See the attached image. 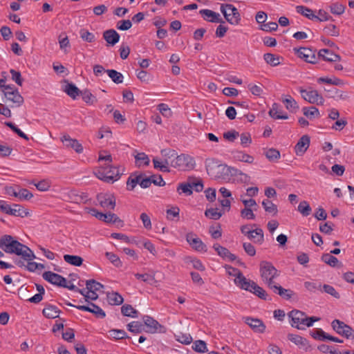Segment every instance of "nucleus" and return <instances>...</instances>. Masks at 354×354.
Returning <instances> with one entry per match:
<instances>
[{
  "instance_id": "7c9ffc66",
  "label": "nucleus",
  "mask_w": 354,
  "mask_h": 354,
  "mask_svg": "<svg viewBox=\"0 0 354 354\" xmlns=\"http://www.w3.org/2000/svg\"><path fill=\"white\" fill-rule=\"evenodd\" d=\"M106 298L110 305H120L123 303L124 299L122 296L117 292L112 291L107 292Z\"/></svg>"
},
{
  "instance_id": "2eb2a0df",
  "label": "nucleus",
  "mask_w": 354,
  "mask_h": 354,
  "mask_svg": "<svg viewBox=\"0 0 354 354\" xmlns=\"http://www.w3.org/2000/svg\"><path fill=\"white\" fill-rule=\"evenodd\" d=\"M42 277L44 279L53 285L59 287H63L65 286L64 283H65L66 278L57 273L53 272L51 271H46L43 273Z\"/></svg>"
},
{
  "instance_id": "ddd939ff",
  "label": "nucleus",
  "mask_w": 354,
  "mask_h": 354,
  "mask_svg": "<svg viewBox=\"0 0 354 354\" xmlns=\"http://www.w3.org/2000/svg\"><path fill=\"white\" fill-rule=\"evenodd\" d=\"M143 322L145 325L147 327V332L150 333H155L158 331L165 332V327L160 324L158 321L153 317L145 315L143 317Z\"/></svg>"
},
{
  "instance_id": "de8ad7c7",
  "label": "nucleus",
  "mask_w": 354,
  "mask_h": 354,
  "mask_svg": "<svg viewBox=\"0 0 354 354\" xmlns=\"http://www.w3.org/2000/svg\"><path fill=\"white\" fill-rule=\"evenodd\" d=\"M109 336L115 339L129 338L124 330L111 329L109 331Z\"/></svg>"
},
{
  "instance_id": "6ab92c4d",
  "label": "nucleus",
  "mask_w": 354,
  "mask_h": 354,
  "mask_svg": "<svg viewBox=\"0 0 354 354\" xmlns=\"http://www.w3.org/2000/svg\"><path fill=\"white\" fill-rule=\"evenodd\" d=\"M199 13L202 15L203 19L205 21L212 22V23H224V21L218 13L214 12L211 10L203 9L201 10Z\"/></svg>"
},
{
  "instance_id": "9b49d317",
  "label": "nucleus",
  "mask_w": 354,
  "mask_h": 354,
  "mask_svg": "<svg viewBox=\"0 0 354 354\" xmlns=\"http://www.w3.org/2000/svg\"><path fill=\"white\" fill-rule=\"evenodd\" d=\"M186 240L194 250L198 252H207L206 245L193 232H189L186 234Z\"/></svg>"
},
{
  "instance_id": "ea45409f",
  "label": "nucleus",
  "mask_w": 354,
  "mask_h": 354,
  "mask_svg": "<svg viewBox=\"0 0 354 354\" xmlns=\"http://www.w3.org/2000/svg\"><path fill=\"white\" fill-rule=\"evenodd\" d=\"M306 18L311 20L324 21L329 20L330 16L325 10H319L318 11V15H315L313 13H311L310 15H306Z\"/></svg>"
},
{
  "instance_id": "680f3d73",
  "label": "nucleus",
  "mask_w": 354,
  "mask_h": 354,
  "mask_svg": "<svg viewBox=\"0 0 354 354\" xmlns=\"http://www.w3.org/2000/svg\"><path fill=\"white\" fill-rule=\"evenodd\" d=\"M193 349L198 353H205L207 351L206 343L203 340H196L192 346Z\"/></svg>"
},
{
  "instance_id": "aec40b11",
  "label": "nucleus",
  "mask_w": 354,
  "mask_h": 354,
  "mask_svg": "<svg viewBox=\"0 0 354 354\" xmlns=\"http://www.w3.org/2000/svg\"><path fill=\"white\" fill-rule=\"evenodd\" d=\"M227 272L230 275L235 277L234 283L241 288L248 279L243 274L242 272L237 268L232 266H228L227 268Z\"/></svg>"
},
{
  "instance_id": "f257e3e1",
  "label": "nucleus",
  "mask_w": 354,
  "mask_h": 354,
  "mask_svg": "<svg viewBox=\"0 0 354 354\" xmlns=\"http://www.w3.org/2000/svg\"><path fill=\"white\" fill-rule=\"evenodd\" d=\"M291 319V326L299 330H304L306 327H310L313 323L320 319L317 317H308L306 314L301 310L294 309L288 313Z\"/></svg>"
},
{
  "instance_id": "6e6552de",
  "label": "nucleus",
  "mask_w": 354,
  "mask_h": 354,
  "mask_svg": "<svg viewBox=\"0 0 354 354\" xmlns=\"http://www.w3.org/2000/svg\"><path fill=\"white\" fill-rule=\"evenodd\" d=\"M241 288L253 293L261 299H267L268 294L266 290L250 279H247L245 284H243Z\"/></svg>"
},
{
  "instance_id": "4c0bfd02",
  "label": "nucleus",
  "mask_w": 354,
  "mask_h": 354,
  "mask_svg": "<svg viewBox=\"0 0 354 354\" xmlns=\"http://www.w3.org/2000/svg\"><path fill=\"white\" fill-rule=\"evenodd\" d=\"M106 73L114 83L118 84L123 82L124 77L122 74L117 71L114 69H108Z\"/></svg>"
},
{
  "instance_id": "c03bdc74",
  "label": "nucleus",
  "mask_w": 354,
  "mask_h": 354,
  "mask_svg": "<svg viewBox=\"0 0 354 354\" xmlns=\"http://www.w3.org/2000/svg\"><path fill=\"white\" fill-rule=\"evenodd\" d=\"M321 259L325 263L329 265L331 267H335L338 266L339 263L338 259L335 257L331 255L330 253L323 254Z\"/></svg>"
},
{
  "instance_id": "338daca9",
  "label": "nucleus",
  "mask_w": 354,
  "mask_h": 354,
  "mask_svg": "<svg viewBox=\"0 0 354 354\" xmlns=\"http://www.w3.org/2000/svg\"><path fill=\"white\" fill-rule=\"evenodd\" d=\"M304 287L310 292H315L317 290H321L322 285L319 282L306 281Z\"/></svg>"
},
{
  "instance_id": "58836bf2",
  "label": "nucleus",
  "mask_w": 354,
  "mask_h": 354,
  "mask_svg": "<svg viewBox=\"0 0 354 354\" xmlns=\"http://www.w3.org/2000/svg\"><path fill=\"white\" fill-rule=\"evenodd\" d=\"M121 313L124 316L136 318L138 312L130 304H124L121 308Z\"/></svg>"
},
{
  "instance_id": "8fccbe9b",
  "label": "nucleus",
  "mask_w": 354,
  "mask_h": 354,
  "mask_svg": "<svg viewBox=\"0 0 354 354\" xmlns=\"http://www.w3.org/2000/svg\"><path fill=\"white\" fill-rule=\"evenodd\" d=\"M107 176L113 177L112 183L120 178L122 175V172L118 167L109 166V169L106 170Z\"/></svg>"
},
{
  "instance_id": "13d9d810",
  "label": "nucleus",
  "mask_w": 354,
  "mask_h": 354,
  "mask_svg": "<svg viewBox=\"0 0 354 354\" xmlns=\"http://www.w3.org/2000/svg\"><path fill=\"white\" fill-rule=\"evenodd\" d=\"M310 335L314 339L322 341L327 339L326 337H328V334L326 333L321 328L313 330L310 332Z\"/></svg>"
},
{
  "instance_id": "052dcab7",
  "label": "nucleus",
  "mask_w": 354,
  "mask_h": 354,
  "mask_svg": "<svg viewBox=\"0 0 354 354\" xmlns=\"http://www.w3.org/2000/svg\"><path fill=\"white\" fill-rule=\"evenodd\" d=\"M317 82L319 83H326L328 84H332V85H335V86L343 84V81L337 77H335L334 79H331L329 77H319L317 80Z\"/></svg>"
},
{
  "instance_id": "a19ab883",
  "label": "nucleus",
  "mask_w": 354,
  "mask_h": 354,
  "mask_svg": "<svg viewBox=\"0 0 354 354\" xmlns=\"http://www.w3.org/2000/svg\"><path fill=\"white\" fill-rule=\"evenodd\" d=\"M263 58L266 62L272 66H277L280 64V57L272 53L264 54Z\"/></svg>"
},
{
  "instance_id": "f03ea898",
  "label": "nucleus",
  "mask_w": 354,
  "mask_h": 354,
  "mask_svg": "<svg viewBox=\"0 0 354 354\" xmlns=\"http://www.w3.org/2000/svg\"><path fill=\"white\" fill-rule=\"evenodd\" d=\"M260 273L262 280L271 288L274 284L273 279L279 275L278 270L268 261L260 263Z\"/></svg>"
},
{
  "instance_id": "4468645a",
  "label": "nucleus",
  "mask_w": 354,
  "mask_h": 354,
  "mask_svg": "<svg viewBox=\"0 0 354 354\" xmlns=\"http://www.w3.org/2000/svg\"><path fill=\"white\" fill-rule=\"evenodd\" d=\"M91 212L92 215L95 216L99 220L106 223H118L122 222L120 218L115 214L111 212L104 214L97 212L95 209H92Z\"/></svg>"
},
{
  "instance_id": "c756f323",
  "label": "nucleus",
  "mask_w": 354,
  "mask_h": 354,
  "mask_svg": "<svg viewBox=\"0 0 354 354\" xmlns=\"http://www.w3.org/2000/svg\"><path fill=\"white\" fill-rule=\"evenodd\" d=\"M161 155L164 158V161L166 165L171 166V162L173 159L176 158L177 153L175 150L171 149H165L160 151Z\"/></svg>"
},
{
  "instance_id": "c9c22d12",
  "label": "nucleus",
  "mask_w": 354,
  "mask_h": 354,
  "mask_svg": "<svg viewBox=\"0 0 354 354\" xmlns=\"http://www.w3.org/2000/svg\"><path fill=\"white\" fill-rule=\"evenodd\" d=\"M302 111L304 115L310 120L320 117L319 109L315 106L304 107Z\"/></svg>"
},
{
  "instance_id": "2f4dec72",
  "label": "nucleus",
  "mask_w": 354,
  "mask_h": 354,
  "mask_svg": "<svg viewBox=\"0 0 354 354\" xmlns=\"http://www.w3.org/2000/svg\"><path fill=\"white\" fill-rule=\"evenodd\" d=\"M27 181L29 184L34 185L37 189L40 192H46L49 190L51 187V181L48 179H43L39 182H36L35 180L32 181Z\"/></svg>"
},
{
  "instance_id": "e433bc0d",
  "label": "nucleus",
  "mask_w": 354,
  "mask_h": 354,
  "mask_svg": "<svg viewBox=\"0 0 354 354\" xmlns=\"http://www.w3.org/2000/svg\"><path fill=\"white\" fill-rule=\"evenodd\" d=\"M64 259L66 263L75 266H80L83 263V259L77 255L64 254Z\"/></svg>"
},
{
  "instance_id": "a878e982",
  "label": "nucleus",
  "mask_w": 354,
  "mask_h": 354,
  "mask_svg": "<svg viewBox=\"0 0 354 354\" xmlns=\"http://www.w3.org/2000/svg\"><path fill=\"white\" fill-rule=\"evenodd\" d=\"M270 289H272L274 293L279 295L283 299L286 300L290 299L295 294L292 290L290 289H285L279 285H274Z\"/></svg>"
},
{
  "instance_id": "9d476101",
  "label": "nucleus",
  "mask_w": 354,
  "mask_h": 354,
  "mask_svg": "<svg viewBox=\"0 0 354 354\" xmlns=\"http://www.w3.org/2000/svg\"><path fill=\"white\" fill-rule=\"evenodd\" d=\"M294 50L296 52L297 56L301 59H303L305 62L315 64L319 59L318 55L315 54V51L308 48H295Z\"/></svg>"
},
{
  "instance_id": "b1692460",
  "label": "nucleus",
  "mask_w": 354,
  "mask_h": 354,
  "mask_svg": "<svg viewBox=\"0 0 354 354\" xmlns=\"http://www.w3.org/2000/svg\"><path fill=\"white\" fill-rule=\"evenodd\" d=\"M319 58L322 57L324 60L331 62H336L341 60V57L328 49H321L318 53Z\"/></svg>"
},
{
  "instance_id": "f8f14e48",
  "label": "nucleus",
  "mask_w": 354,
  "mask_h": 354,
  "mask_svg": "<svg viewBox=\"0 0 354 354\" xmlns=\"http://www.w3.org/2000/svg\"><path fill=\"white\" fill-rule=\"evenodd\" d=\"M244 322L254 333H263L266 331V326L261 319L246 317H244Z\"/></svg>"
},
{
  "instance_id": "393cba45",
  "label": "nucleus",
  "mask_w": 354,
  "mask_h": 354,
  "mask_svg": "<svg viewBox=\"0 0 354 354\" xmlns=\"http://www.w3.org/2000/svg\"><path fill=\"white\" fill-rule=\"evenodd\" d=\"M248 238L253 241L254 243L261 244L264 241L263 231L261 228L251 230L250 234L247 235Z\"/></svg>"
},
{
  "instance_id": "5701e85b",
  "label": "nucleus",
  "mask_w": 354,
  "mask_h": 354,
  "mask_svg": "<svg viewBox=\"0 0 354 354\" xmlns=\"http://www.w3.org/2000/svg\"><path fill=\"white\" fill-rule=\"evenodd\" d=\"M103 38L108 45L114 46L120 40V35L114 29H109L103 32Z\"/></svg>"
},
{
  "instance_id": "f3484780",
  "label": "nucleus",
  "mask_w": 354,
  "mask_h": 354,
  "mask_svg": "<svg viewBox=\"0 0 354 354\" xmlns=\"http://www.w3.org/2000/svg\"><path fill=\"white\" fill-rule=\"evenodd\" d=\"M97 200L101 207L104 208L113 209L115 206V200L114 197L110 194L100 193L97 195Z\"/></svg>"
},
{
  "instance_id": "6e6d98bb",
  "label": "nucleus",
  "mask_w": 354,
  "mask_h": 354,
  "mask_svg": "<svg viewBox=\"0 0 354 354\" xmlns=\"http://www.w3.org/2000/svg\"><path fill=\"white\" fill-rule=\"evenodd\" d=\"M177 192L181 194L182 193L185 194L187 196L192 194V187L191 183H181L177 187Z\"/></svg>"
},
{
  "instance_id": "7ed1b4c3",
  "label": "nucleus",
  "mask_w": 354,
  "mask_h": 354,
  "mask_svg": "<svg viewBox=\"0 0 354 354\" xmlns=\"http://www.w3.org/2000/svg\"><path fill=\"white\" fill-rule=\"evenodd\" d=\"M195 165L194 158L185 153L176 155V158L173 159L171 162V167L181 171L192 170L194 168Z\"/></svg>"
},
{
  "instance_id": "09e8293b",
  "label": "nucleus",
  "mask_w": 354,
  "mask_h": 354,
  "mask_svg": "<svg viewBox=\"0 0 354 354\" xmlns=\"http://www.w3.org/2000/svg\"><path fill=\"white\" fill-rule=\"evenodd\" d=\"M205 215L209 218L218 220L222 216L223 213L218 212V208H209L205 210Z\"/></svg>"
},
{
  "instance_id": "473e14b6",
  "label": "nucleus",
  "mask_w": 354,
  "mask_h": 354,
  "mask_svg": "<svg viewBox=\"0 0 354 354\" xmlns=\"http://www.w3.org/2000/svg\"><path fill=\"white\" fill-rule=\"evenodd\" d=\"M142 177V174H132L127 180V187L128 190H133Z\"/></svg>"
},
{
  "instance_id": "69168bd1",
  "label": "nucleus",
  "mask_w": 354,
  "mask_h": 354,
  "mask_svg": "<svg viewBox=\"0 0 354 354\" xmlns=\"http://www.w3.org/2000/svg\"><path fill=\"white\" fill-rule=\"evenodd\" d=\"M107 259L115 266V267H121L122 262L120 258L115 254L112 252H106L105 254Z\"/></svg>"
},
{
  "instance_id": "49530a36",
  "label": "nucleus",
  "mask_w": 354,
  "mask_h": 354,
  "mask_svg": "<svg viewBox=\"0 0 354 354\" xmlns=\"http://www.w3.org/2000/svg\"><path fill=\"white\" fill-rule=\"evenodd\" d=\"M86 289L88 292L98 291L101 288H104V286L100 282L96 281L94 279L87 280L86 281Z\"/></svg>"
},
{
  "instance_id": "79ce46f5",
  "label": "nucleus",
  "mask_w": 354,
  "mask_h": 354,
  "mask_svg": "<svg viewBox=\"0 0 354 354\" xmlns=\"http://www.w3.org/2000/svg\"><path fill=\"white\" fill-rule=\"evenodd\" d=\"M6 194L9 196H12L15 197H18L19 198H22L21 191L22 189L19 185H13V186H7L5 188Z\"/></svg>"
},
{
  "instance_id": "a211bd4d",
  "label": "nucleus",
  "mask_w": 354,
  "mask_h": 354,
  "mask_svg": "<svg viewBox=\"0 0 354 354\" xmlns=\"http://www.w3.org/2000/svg\"><path fill=\"white\" fill-rule=\"evenodd\" d=\"M63 144L69 148L73 149L77 153H80L83 151L82 145L77 140L71 138L68 135H64L61 138Z\"/></svg>"
},
{
  "instance_id": "3c124183",
  "label": "nucleus",
  "mask_w": 354,
  "mask_h": 354,
  "mask_svg": "<svg viewBox=\"0 0 354 354\" xmlns=\"http://www.w3.org/2000/svg\"><path fill=\"white\" fill-rule=\"evenodd\" d=\"M128 330L133 333H140L143 330V325L139 322H131L127 325Z\"/></svg>"
},
{
  "instance_id": "bf43d9fd",
  "label": "nucleus",
  "mask_w": 354,
  "mask_h": 354,
  "mask_svg": "<svg viewBox=\"0 0 354 354\" xmlns=\"http://www.w3.org/2000/svg\"><path fill=\"white\" fill-rule=\"evenodd\" d=\"M265 155L270 161H275L280 158L279 151L274 148H270L267 150Z\"/></svg>"
},
{
  "instance_id": "a18cd8bd",
  "label": "nucleus",
  "mask_w": 354,
  "mask_h": 354,
  "mask_svg": "<svg viewBox=\"0 0 354 354\" xmlns=\"http://www.w3.org/2000/svg\"><path fill=\"white\" fill-rule=\"evenodd\" d=\"M262 205L263 206L266 212L272 214L273 215H276L277 214V207L271 201L268 199L264 200L262 202Z\"/></svg>"
},
{
  "instance_id": "20e7f679",
  "label": "nucleus",
  "mask_w": 354,
  "mask_h": 354,
  "mask_svg": "<svg viewBox=\"0 0 354 354\" xmlns=\"http://www.w3.org/2000/svg\"><path fill=\"white\" fill-rule=\"evenodd\" d=\"M1 249L6 253L22 254V244L13 239L10 235L1 236Z\"/></svg>"
},
{
  "instance_id": "423d86ee",
  "label": "nucleus",
  "mask_w": 354,
  "mask_h": 354,
  "mask_svg": "<svg viewBox=\"0 0 354 354\" xmlns=\"http://www.w3.org/2000/svg\"><path fill=\"white\" fill-rule=\"evenodd\" d=\"M298 91L300 93L301 97L310 104H316L319 105L323 104L324 102V99L322 95L312 87H308L306 89L303 87H299Z\"/></svg>"
},
{
  "instance_id": "bb28decb",
  "label": "nucleus",
  "mask_w": 354,
  "mask_h": 354,
  "mask_svg": "<svg viewBox=\"0 0 354 354\" xmlns=\"http://www.w3.org/2000/svg\"><path fill=\"white\" fill-rule=\"evenodd\" d=\"M42 313L44 317L48 319H55L59 317L60 310L55 306L47 304L43 309Z\"/></svg>"
},
{
  "instance_id": "dca6fc26",
  "label": "nucleus",
  "mask_w": 354,
  "mask_h": 354,
  "mask_svg": "<svg viewBox=\"0 0 354 354\" xmlns=\"http://www.w3.org/2000/svg\"><path fill=\"white\" fill-rule=\"evenodd\" d=\"M2 88L4 95L8 100L15 103L20 102L21 96L15 86L3 84Z\"/></svg>"
},
{
  "instance_id": "5fc2aeb1",
  "label": "nucleus",
  "mask_w": 354,
  "mask_h": 354,
  "mask_svg": "<svg viewBox=\"0 0 354 354\" xmlns=\"http://www.w3.org/2000/svg\"><path fill=\"white\" fill-rule=\"evenodd\" d=\"M311 207H310L308 203L306 201H303L300 202L298 206V211L304 216H307L310 215L311 212Z\"/></svg>"
},
{
  "instance_id": "0eeeda50",
  "label": "nucleus",
  "mask_w": 354,
  "mask_h": 354,
  "mask_svg": "<svg viewBox=\"0 0 354 354\" xmlns=\"http://www.w3.org/2000/svg\"><path fill=\"white\" fill-rule=\"evenodd\" d=\"M331 326L333 329L339 335L347 339L350 337L354 338V330L344 322L339 319H334L331 323Z\"/></svg>"
},
{
  "instance_id": "37998d69",
  "label": "nucleus",
  "mask_w": 354,
  "mask_h": 354,
  "mask_svg": "<svg viewBox=\"0 0 354 354\" xmlns=\"http://www.w3.org/2000/svg\"><path fill=\"white\" fill-rule=\"evenodd\" d=\"M234 158L239 161L248 163H252L254 161V158L252 156L245 153L241 151L234 152Z\"/></svg>"
},
{
  "instance_id": "0e129e2a",
  "label": "nucleus",
  "mask_w": 354,
  "mask_h": 354,
  "mask_svg": "<svg viewBox=\"0 0 354 354\" xmlns=\"http://www.w3.org/2000/svg\"><path fill=\"white\" fill-rule=\"evenodd\" d=\"M80 37L87 42H93L95 40V36L86 29H81L80 31Z\"/></svg>"
},
{
  "instance_id": "39448f33",
  "label": "nucleus",
  "mask_w": 354,
  "mask_h": 354,
  "mask_svg": "<svg viewBox=\"0 0 354 354\" xmlns=\"http://www.w3.org/2000/svg\"><path fill=\"white\" fill-rule=\"evenodd\" d=\"M221 12L226 21L232 25H238L241 21V15L237 8L232 4H221Z\"/></svg>"
},
{
  "instance_id": "cd10ccee",
  "label": "nucleus",
  "mask_w": 354,
  "mask_h": 354,
  "mask_svg": "<svg viewBox=\"0 0 354 354\" xmlns=\"http://www.w3.org/2000/svg\"><path fill=\"white\" fill-rule=\"evenodd\" d=\"M281 101L286 108L291 112H296L299 109L297 102L290 95H283Z\"/></svg>"
},
{
  "instance_id": "4be33fe9",
  "label": "nucleus",
  "mask_w": 354,
  "mask_h": 354,
  "mask_svg": "<svg viewBox=\"0 0 354 354\" xmlns=\"http://www.w3.org/2000/svg\"><path fill=\"white\" fill-rule=\"evenodd\" d=\"M310 145V137L304 135L295 147V153L298 156H302L308 149Z\"/></svg>"
},
{
  "instance_id": "e2e57ef3",
  "label": "nucleus",
  "mask_w": 354,
  "mask_h": 354,
  "mask_svg": "<svg viewBox=\"0 0 354 354\" xmlns=\"http://www.w3.org/2000/svg\"><path fill=\"white\" fill-rule=\"evenodd\" d=\"M213 248L216 251L218 255L223 259H225L227 254H230V250L227 248L220 245L218 243L214 244Z\"/></svg>"
},
{
  "instance_id": "f704fd0d",
  "label": "nucleus",
  "mask_w": 354,
  "mask_h": 354,
  "mask_svg": "<svg viewBox=\"0 0 354 354\" xmlns=\"http://www.w3.org/2000/svg\"><path fill=\"white\" fill-rule=\"evenodd\" d=\"M134 158L136 159V165L138 167L147 166L149 164L150 160L149 156L143 152L138 153L134 156Z\"/></svg>"
},
{
  "instance_id": "c85d7f7f",
  "label": "nucleus",
  "mask_w": 354,
  "mask_h": 354,
  "mask_svg": "<svg viewBox=\"0 0 354 354\" xmlns=\"http://www.w3.org/2000/svg\"><path fill=\"white\" fill-rule=\"evenodd\" d=\"M279 105L277 103H274L272 108L270 109L269 115L274 120L283 119L286 120L288 118L287 114H283V111L279 109Z\"/></svg>"
},
{
  "instance_id": "4d7b16f0",
  "label": "nucleus",
  "mask_w": 354,
  "mask_h": 354,
  "mask_svg": "<svg viewBox=\"0 0 354 354\" xmlns=\"http://www.w3.org/2000/svg\"><path fill=\"white\" fill-rule=\"evenodd\" d=\"M153 167L155 169L160 170L162 172H169L168 165L165 163V161H159L157 158H153Z\"/></svg>"
},
{
  "instance_id": "72a5a7b5",
  "label": "nucleus",
  "mask_w": 354,
  "mask_h": 354,
  "mask_svg": "<svg viewBox=\"0 0 354 354\" xmlns=\"http://www.w3.org/2000/svg\"><path fill=\"white\" fill-rule=\"evenodd\" d=\"M64 91L73 99H75L81 93L80 89L72 83H67L64 88Z\"/></svg>"
},
{
  "instance_id": "774afa93",
  "label": "nucleus",
  "mask_w": 354,
  "mask_h": 354,
  "mask_svg": "<svg viewBox=\"0 0 354 354\" xmlns=\"http://www.w3.org/2000/svg\"><path fill=\"white\" fill-rule=\"evenodd\" d=\"M73 201L76 203H85L88 201V194L85 192L73 194Z\"/></svg>"
},
{
  "instance_id": "1a4fd4ad",
  "label": "nucleus",
  "mask_w": 354,
  "mask_h": 354,
  "mask_svg": "<svg viewBox=\"0 0 354 354\" xmlns=\"http://www.w3.org/2000/svg\"><path fill=\"white\" fill-rule=\"evenodd\" d=\"M68 306L75 307L80 310L86 311L93 313L97 318L102 319L105 317V312L98 306L92 302H88L87 306L79 305L75 306L71 303L66 304Z\"/></svg>"
},
{
  "instance_id": "603ef678",
  "label": "nucleus",
  "mask_w": 354,
  "mask_h": 354,
  "mask_svg": "<svg viewBox=\"0 0 354 354\" xmlns=\"http://www.w3.org/2000/svg\"><path fill=\"white\" fill-rule=\"evenodd\" d=\"M210 162L206 165V169L209 175L214 176L215 178H219L220 176L214 175V170L216 169H220L221 167H223L222 165H217L216 162H214V160H209Z\"/></svg>"
},
{
  "instance_id": "864d4df0",
  "label": "nucleus",
  "mask_w": 354,
  "mask_h": 354,
  "mask_svg": "<svg viewBox=\"0 0 354 354\" xmlns=\"http://www.w3.org/2000/svg\"><path fill=\"white\" fill-rule=\"evenodd\" d=\"M80 94L86 104H93L97 101L96 97L88 90L81 91Z\"/></svg>"
},
{
  "instance_id": "412c9836",
  "label": "nucleus",
  "mask_w": 354,
  "mask_h": 354,
  "mask_svg": "<svg viewBox=\"0 0 354 354\" xmlns=\"http://www.w3.org/2000/svg\"><path fill=\"white\" fill-rule=\"evenodd\" d=\"M288 339L305 351H307L310 348L308 341L300 335L288 334Z\"/></svg>"
}]
</instances>
